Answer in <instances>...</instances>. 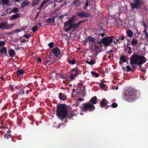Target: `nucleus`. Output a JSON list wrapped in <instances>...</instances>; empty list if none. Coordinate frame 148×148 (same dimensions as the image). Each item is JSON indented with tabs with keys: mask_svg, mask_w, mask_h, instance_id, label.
Masks as SVG:
<instances>
[{
	"mask_svg": "<svg viewBox=\"0 0 148 148\" xmlns=\"http://www.w3.org/2000/svg\"><path fill=\"white\" fill-rule=\"evenodd\" d=\"M56 115L62 121L67 116L68 110L65 104L58 105L56 111Z\"/></svg>",
	"mask_w": 148,
	"mask_h": 148,
	"instance_id": "nucleus-1",
	"label": "nucleus"
},
{
	"mask_svg": "<svg viewBox=\"0 0 148 148\" xmlns=\"http://www.w3.org/2000/svg\"><path fill=\"white\" fill-rule=\"evenodd\" d=\"M138 92L131 89L124 92L123 95V98L127 101L131 102L134 100L138 97Z\"/></svg>",
	"mask_w": 148,
	"mask_h": 148,
	"instance_id": "nucleus-2",
	"label": "nucleus"
},
{
	"mask_svg": "<svg viewBox=\"0 0 148 148\" xmlns=\"http://www.w3.org/2000/svg\"><path fill=\"white\" fill-rule=\"evenodd\" d=\"M131 57L136 62L140 68L142 65L145 63L146 61V58L143 55H140L137 53L133 54Z\"/></svg>",
	"mask_w": 148,
	"mask_h": 148,
	"instance_id": "nucleus-3",
	"label": "nucleus"
},
{
	"mask_svg": "<svg viewBox=\"0 0 148 148\" xmlns=\"http://www.w3.org/2000/svg\"><path fill=\"white\" fill-rule=\"evenodd\" d=\"M81 109L82 111L85 112L87 111L92 112L95 109V107L93 104L88 102L82 104Z\"/></svg>",
	"mask_w": 148,
	"mask_h": 148,
	"instance_id": "nucleus-4",
	"label": "nucleus"
},
{
	"mask_svg": "<svg viewBox=\"0 0 148 148\" xmlns=\"http://www.w3.org/2000/svg\"><path fill=\"white\" fill-rule=\"evenodd\" d=\"M117 37L110 36L106 37L103 38L100 42V43H102L105 47H107L110 46V44L112 42L113 39H115Z\"/></svg>",
	"mask_w": 148,
	"mask_h": 148,
	"instance_id": "nucleus-5",
	"label": "nucleus"
},
{
	"mask_svg": "<svg viewBox=\"0 0 148 148\" xmlns=\"http://www.w3.org/2000/svg\"><path fill=\"white\" fill-rule=\"evenodd\" d=\"M133 0L134 1V2H131L130 3V7L132 10H134L135 8L137 9H139L143 3V2L142 0Z\"/></svg>",
	"mask_w": 148,
	"mask_h": 148,
	"instance_id": "nucleus-6",
	"label": "nucleus"
},
{
	"mask_svg": "<svg viewBox=\"0 0 148 148\" xmlns=\"http://www.w3.org/2000/svg\"><path fill=\"white\" fill-rule=\"evenodd\" d=\"M80 72L81 71L78 69L77 66L71 69L70 71L71 80H73L77 75H78Z\"/></svg>",
	"mask_w": 148,
	"mask_h": 148,
	"instance_id": "nucleus-7",
	"label": "nucleus"
},
{
	"mask_svg": "<svg viewBox=\"0 0 148 148\" xmlns=\"http://www.w3.org/2000/svg\"><path fill=\"white\" fill-rule=\"evenodd\" d=\"M82 85L79 86L77 88V93L78 95L80 96V97H84L85 94V88L84 86Z\"/></svg>",
	"mask_w": 148,
	"mask_h": 148,
	"instance_id": "nucleus-8",
	"label": "nucleus"
},
{
	"mask_svg": "<svg viewBox=\"0 0 148 148\" xmlns=\"http://www.w3.org/2000/svg\"><path fill=\"white\" fill-rule=\"evenodd\" d=\"M108 103V102L106 99H103L100 102V105L102 108L106 107L105 109H106L108 108V106L107 105Z\"/></svg>",
	"mask_w": 148,
	"mask_h": 148,
	"instance_id": "nucleus-9",
	"label": "nucleus"
},
{
	"mask_svg": "<svg viewBox=\"0 0 148 148\" xmlns=\"http://www.w3.org/2000/svg\"><path fill=\"white\" fill-rule=\"evenodd\" d=\"M130 64L132 67V72H133L135 70L136 68V66L134 65H138V64L134 60H133L131 57L130 58Z\"/></svg>",
	"mask_w": 148,
	"mask_h": 148,
	"instance_id": "nucleus-10",
	"label": "nucleus"
},
{
	"mask_svg": "<svg viewBox=\"0 0 148 148\" xmlns=\"http://www.w3.org/2000/svg\"><path fill=\"white\" fill-rule=\"evenodd\" d=\"M52 51L54 54L57 57L61 55L60 51L58 47H55L52 50Z\"/></svg>",
	"mask_w": 148,
	"mask_h": 148,
	"instance_id": "nucleus-11",
	"label": "nucleus"
},
{
	"mask_svg": "<svg viewBox=\"0 0 148 148\" xmlns=\"http://www.w3.org/2000/svg\"><path fill=\"white\" fill-rule=\"evenodd\" d=\"M77 15L79 17H87L89 16V14L87 12H79L77 13Z\"/></svg>",
	"mask_w": 148,
	"mask_h": 148,
	"instance_id": "nucleus-12",
	"label": "nucleus"
},
{
	"mask_svg": "<svg viewBox=\"0 0 148 148\" xmlns=\"http://www.w3.org/2000/svg\"><path fill=\"white\" fill-rule=\"evenodd\" d=\"M24 95V93L22 90V89H19L18 90V91L16 94L15 97L16 99L18 98V97H21Z\"/></svg>",
	"mask_w": 148,
	"mask_h": 148,
	"instance_id": "nucleus-13",
	"label": "nucleus"
},
{
	"mask_svg": "<svg viewBox=\"0 0 148 148\" xmlns=\"http://www.w3.org/2000/svg\"><path fill=\"white\" fill-rule=\"evenodd\" d=\"M52 18H49L46 19L45 21L46 23L50 24V25H51V23L53 24L55 21V18L54 16H53Z\"/></svg>",
	"mask_w": 148,
	"mask_h": 148,
	"instance_id": "nucleus-14",
	"label": "nucleus"
},
{
	"mask_svg": "<svg viewBox=\"0 0 148 148\" xmlns=\"http://www.w3.org/2000/svg\"><path fill=\"white\" fill-rule=\"evenodd\" d=\"M97 98L96 96H94L91 98L89 102L93 104H96L97 103Z\"/></svg>",
	"mask_w": 148,
	"mask_h": 148,
	"instance_id": "nucleus-15",
	"label": "nucleus"
},
{
	"mask_svg": "<svg viewBox=\"0 0 148 148\" xmlns=\"http://www.w3.org/2000/svg\"><path fill=\"white\" fill-rule=\"evenodd\" d=\"M66 96L65 95H63L62 93L61 92L60 93L59 97L60 100L64 101L66 99Z\"/></svg>",
	"mask_w": 148,
	"mask_h": 148,
	"instance_id": "nucleus-16",
	"label": "nucleus"
},
{
	"mask_svg": "<svg viewBox=\"0 0 148 148\" xmlns=\"http://www.w3.org/2000/svg\"><path fill=\"white\" fill-rule=\"evenodd\" d=\"M7 27V24L5 22H2L0 23V29H5Z\"/></svg>",
	"mask_w": 148,
	"mask_h": 148,
	"instance_id": "nucleus-17",
	"label": "nucleus"
},
{
	"mask_svg": "<svg viewBox=\"0 0 148 148\" xmlns=\"http://www.w3.org/2000/svg\"><path fill=\"white\" fill-rule=\"evenodd\" d=\"M45 63H47L48 64H52V59L49 57L46 58V60H44Z\"/></svg>",
	"mask_w": 148,
	"mask_h": 148,
	"instance_id": "nucleus-18",
	"label": "nucleus"
},
{
	"mask_svg": "<svg viewBox=\"0 0 148 148\" xmlns=\"http://www.w3.org/2000/svg\"><path fill=\"white\" fill-rule=\"evenodd\" d=\"M24 73V71L23 70L20 69L18 70L16 72L17 75L18 76H19L21 75H22Z\"/></svg>",
	"mask_w": 148,
	"mask_h": 148,
	"instance_id": "nucleus-19",
	"label": "nucleus"
},
{
	"mask_svg": "<svg viewBox=\"0 0 148 148\" xmlns=\"http://www.w3.org/2000/svg\"><path fill=\"white\" fill-rule=\"evenodd\" d=\"M8 52L9 53L10 56V57L13 56L15 55V52L12 49L9 50Z\"/></svg>",
	"mask_w": 148,
	"mask_h": 148,
	"instance_id": "nucleus-20",
	"label": "nucleus"
},
{
	"mask_svg": "<svg viewBox=\"0 0 148 148\" xmlns=\"http://www.w3.org/2000/svg\"><path fill=\"white\" fill-rule=\"evenodd\" d=\"M20 14L19 13L14 14L11 16V19H16L19 17Z\"/></svg>",
	"mask_w": 148,
	"mask_h": 148,
	"instance_id": "nucleus-21",
	"label": "nucleus"
},
{
	"mask_svg": "<svg viewBox=\"0 0 148 148\" xmlns=\"http://www.w3.org/2000/svg\"><path fill=\"white\" fill-rule=\"evenodd\" d=\"M71 26H72V28H73L74 30H75L79 26L78 23H71Z\"/></svg>",
	"mask_w": 148,
	"mask_h": 148,
	"instance_id": "nucleus-22",
	"label": "nucleus"
},
{
	"mask_svg": "<svg viewBox=\"0 0 148 148\" xmlns=\"http://www.w3.org/2000/svg\"><path fill=\"white\" fill-rule=\"evenodd\" d=\"M127 34L128 36L130 37H132L133 36V32L130 30H128L127 31Z\"/></svg>",
	"mask_w": 148,
	"mask_h": 148,
	"instance_id": "nucleus-23",
	"label": "nucleus"
},
{
	"mask_svg": "<svg viewBox=\"0 0 148 148\" xmlns=\"http://www.w3.org/2000/svg\"><path fill=\"white\" fill-rule=\"evenodd\" d=\"M138 44V40L134 38H133L131 41V44L132 46Z\"/></svg>",
	"mask_w": 148,
	"mask_h": 148,
	"instance_id": "nucleus-24",
	"label": "nucleus"
},
{
	"mask_svg": "<svg viewBox=\"0 0 148 148\" xmlns=\"http://www.w3.org/2000/svg\"><path fill=\"white\" fill-rule=\"evenodd\" d=\"M68 62L69 64L73 65L75 64L76 60L75 59H72L71 60H68Z\"/></svg>",
	"mask_w": 148,
	"mask_h": 148,
	"instance_id": "nucleus-25",
	"label": "nucleus"
},
{
	"mask_svg": "<svg viewBox=\"0 0 148 148\" xmlns=\"http://www.w3.org/2000/svg\"><path fill=\"white\" fill-rule=\"evenodd\" d=\"M87 38L89 42H90L91 41L94 42L95 40V39L94 38H93L90 36H88Z\"/></svg>",
	"mask_w": 148,
	"mask_h": 148,
	"instance_id": "nucleus-26",
	"label": "nucleus"
},
{
	"mask_svg": "<svg viewBox=\"0 0 148 148\" xmlns=\"http://www.w3.org/2000/svg\"><path fill=\"white\" fill-rule=\"evenodd\" d=\"M72 28V26H71V24L70 25H68L66 28L64 29V31L65 32H67L69 31Z\"/></svg>",
	"mask_w": 148,
	"mask_h": 148,
	"instance_id": "nucleus-27",
	"label": "nucleus"
},
{
	"mask_svg": "<svg viewBox=\"0 0 148 148\" xmlns=\"http://www.w3.org/2000/svg\"><path fill=\"white\" fill-rule=\"evenodd\" d=\"M39 1V0H33L32 3V6H36L37 5Z\"/></svg>",
	"mask_w": 148,
	"mask_h": 148,
	"instance_id": "nucleus-28",
	"label": "nucleus"
},
{
	"mask_svg": "<svg viewBox=\"0 0 148 148\" xmlns=\"http://www.w3.org/2000/svg\"><path fill=\"white\" fill-rule=\"evenodd\" d=\"M0 51L2 53L4 52V53L6 54L7 53V48L6 47H3L1 49Z\"/></svg>",
	"mask_w": 148,
	"mask_h": 148,
	"instance_id": "nucleus-29",
	"label": "nucleus"
},
{
	"mask_svg": "<svg viewBox=\"0 0 148 148\" xmlns=\"http://www.w3.org/2000/svg\"><path fill=\"white\" fill-rule=\"evenodd\" d=\"M88 3L89 1L88 0H86L85 2L84 5L83 7V8L85 10L87 9V7L89 5Z\"/></svg>",
	"mask_w": 148,
	"mask_h": 148,
	"instance_id": "nucleus-30",
	"label": "nucleus"
},
{
	"mask_svg": "<svg viewBox=\"0 0 148 148\" xmlns=\"http://www.w3.org/2000/svg\"><path fill=\"white\" fill-rule=\"evenodd\" d=\"M121 61H123V62H126L127 60L125 59V56L124 55L121 56L120 58Z\"/></svg>",
	"mask_w": 148,
	"mask_h": 148,
	"instance_id": "nucleus-31",
	"label": "nucleus"
},
{
	"mask_svg": "<svg viewBox=\"0 0 148 148\" xmlns=\"http://www.w3.org/2000/svg\"><path fill=\"white\" fill-rule=\"evenodd\" d=\"M91 74L92 76H94L95 77H98L99 75V74L97 73H96L93 71L91 72Z\"/></svg>",
	"mask_w": 148,
	"mask_h": 148,
	"instance_id": "nucleus-32",
	"label": "nucleus"
},
{
	"mask_svg": "<svg viewBox=\"0 0 148 148\" xmlns=\"http://www.w3.org/2000/svg\"><path fill=\"white\" fill-rule=\"evenodd\" d=\"M86 62L90 65H92L95 64V62L92 59L89 61H87Z\"/></svg>",
	"mask_w": 148,
	"mask_h": 148,
	"instance_id": "nucleus-33",
	"label": "nucleus"
},
{
	"mask_svg": "<svg viewBox=\"0 0 148 148\" xmlns=\"http://www.w3.org/2000/svg\"><path fill=\"white\" fill-rule=\"evenodd\" d=\"M46 3V1H43L38 8V9L40 10L41 9L44 4Z\"/></svg>",
	"mask_w": 148,
	"mask_h": 148,
	"instance_id": "nucleus-34",
	"label": "nucleus"
},
{
	"mask_svg": "<svg viewBox=\"0 0 148 148\" xmlns=\"http://www.w3.org/2000/svg\"><path fill=\"white\" fill-rule=\"evenodd\" d=\"M75 16H73L71 17L70 19H69L68 21L71 23H73L75 21Z\"/></svg>",
	"mask_w": 148,
	"mask_h": 148,
	"instance_id": "nucleus-35",
	"label": "nucleus"
},
{
	"mask_svg": "<svg viewBox=\"0 0 148 148\" xmlns=\"http://www.w3.org/2000/svg\"><path fill=\"white\" fill-rule=\"evenodd\" d=\"M4 137L5 138L8 139L9 137H12V135L10 134H5L4 135Z\"/></svg>",
	"mask_w": 148,
	"mask_h": 148,
	"instance_id": "nucleus-36",
	"label": "nucleus"
},
{
	"mask_svg": "<svg viewBox=\"0 0 148 148\" xmlns=\"http://www.w3.org/2000/svg\"><path fill=\"white\" fill-rule=\"evenodd\" d=\"M38 29V27L37 26V25H36L34 26L32 28V30L33 32H35Z\"/></svg>",
	"mask_w": 148,
	"mask_h": 148,
	"instance_id": "nucleus-37",
	"label": "nucleus"
},
{
	"mask_svg": "<svg viewBox=\"0 0 148 148\" xmlns=\"http://www.w3.org/2000/svg\"><path fill=\"white\" fill-rule=\"evenodd\" d=\"M79 0H74L73 1V4L74 5H75V7H77L79 5H77V2H78V1Z\"/></svg>",
	"mask_w": 148,
	"mask_h": 148,
	"instance_id": "nucleus-38",
	"label": "nucleus"
},
{
	"mask_svg": "<svg viewBox=\"0 0 148 148\" xmlns=\"http://www.w3.org/2000/svg\"><path fill=\"white\" fill-rule=\"evenodd\" d=\"M28 88H29V87L27 86H26L25 87H23L22 89L24 94L27 91V90H28Z\"/></svg>",
	"mask_w": 148,
	"mask_h": 148,
	"instance_id": "nucleus-39",
	"label": "nucleus"
},
{
	"mask_svg": "<svg viewBox=\"0 0 148 148\" xmlns=\"http://www.w3.org/2000/svg\"><path fill=\"white\" fill-rule=\"evenodd\" d=\"M54 43L53 42H51L48 44V46L50 48H53L54 47Z\"/></svg>",
	"mask_w": 148,
	"mask_h": 148,
	"instance_id": "nucleus-40",
	"label": "nucleus"
},
{
	"mask_svg": "<svg viewBox=\"0 0 148 148\" xmlns=\"http://www.w3.org/2000/svg\"><path fill=\"white\" fill-rule=\"evenodd\" d=\"M126 68L127 69V71L129 72L130 71H131L132 72V70L131 68L130 67L129 65H127L126 66Z\"/></svg>",
	"mask_w": 148,
	"mask_h": 148,
	"instance_id": "nucleus-41",
	"label": "nucleus"
},
{
	"mask_svg": "<svg viewBox=\"0 0 148 148\" xmlns=\"http://www.w3.org/2000/svg\"><path fill=\"white\" fill-rule=\"evenodd\" d=\"M71 24V23L69 21H68L64 23V26L65 27L68 25H69Z\"/></svg>",
	"mask_w": 148,
	"mask_h": 148,
	"instance_id": "nucleus-42",
	"label": "nucleus"
},
{
	"mask_svg": "<svg viewBox=\"0 0 148 148\" xmlns=\"http://www.w3.org/2000/svg\"><path fill=\"white\" fill-rule=\"evenodd\" d=\"M18 11V8H14L12 10V12L14 13H17Z\"/></svg>",
	"mask_w": 148,
	"mask_h": 148,
	"instance_id": "nucleus-43",
	"label": "nucleus"
},
{
	"mask_svg": "<svg viewBox=\"0 0 148 148\" xmlns=\"http://www.w3.org/2000/svg\"><path fill=\"white\" fill-rule=\"evenodd\" d=\"M23 4H24L25 5H29L30 3V2L27 0L23 1Z\"/></svg>",
	"mask_w": 148,
	"mask_h": 148,
	"instance_id": "nucleus-44",
	"label": "nucleus"
},
{
	"mask_svg": "<svg viewBox=\"0 0 148 148\" xmlns=\"http://www.w3.org/2000/svg\"><path fill=\"white\" fill-rule=\"evenodd\" d=\"M32 92V90L30 88H28V90H27V91L25 93V94L27 95L29 94L30 92Z\"/></svg>",
	"mask_w": 148,
	"mask_h": 148,
	"instance_id": "nucleus-45",
	"label": "nucleus"
},
{
	"mask_svg": "<svg viewBox=\"0 0 148 148\" xmlns=\"http://www.w3.org/2000/svg\"><path fill=\"white\" fill-rule=\"evenodd\" d=\"M118 106V105L117 103H113L112 104V107L113 108H116Z\"/></svg>",
	"mask_w": 148,
	"mask_h": 148,
	"instance_id": "nucleus-46",
	"label": "nucleus"
},
{
	"mask_svg": "<svg viewBox=\"0 0 148 148\" xmlns=\"http://www.w3.org/2000/svg\"><path fill=\"white\" fill-rule=\"evenodd\" d=\"M65 79L66 81H72L71 80V76H68L66 77Z\"/></svg>",
	"mask_w": 148,
	"mask_h": 148,
	"instance_id": "nucleus-47",
	"label": "nucleus"
},
{
	"mask_svg": "<svg viewBox=\"0 0 148 148\" xmlns=\"http://www.w3.org/2000/svg\"><path fill=\"white\" fill-rule=\"evenodd\" d=\"M2 2L4 4H7L9 3V0H2Z\"/></svg>",
	"mask_w": 148,
	"mask_h": 148,
	"instance_id": "nucleus-48",
	"label": "nucleus"
},
{
	"mask_svg": "<svg viewBox=\"0 0 148 148\" xmlns=\"http://www.w3.org/2000/svg\"><path fill=\"white\" fill-rule=\"evenodd\" d=\"M23 36L24 37H26L27 38H29L30 37L31 35L30 34H28L27 35L25 34L23 35Z\"/></svg>",
	"mask_w": 148,
	"mask_h": 148,
	"instance_id": "nucleus-49",
	"label": "nucleus"
},
{
	"mask_svg": "<svg viewBox=\"0 0 148 148\" xmlns=\"http://www.w3.org/2000/svg\"><path fill=\"white\" fill-rule=\"evenodd\" d=\"M86 21V20H81L79 21L77 23L79 26L82 23H84Z\"/></svg>",
	"mask_w": 148,
	"mask_h": 148,
	"instance_id": "nucleus-50",
	"label": "nucleus"
},
{
	"mask_svg": "<svg viewBox=\"0 0 148 148\" xmlns=\"http://www.w3.org/2000/svg\"><path fill=\"white\" fill-rule=\"evenodd\" d=\"M5 43V42L3 41H0V47L4 45Z\"/></svg>",
	"mask_w": 148,
	"mask_h": 148,
	"instance_id": "nucleus-51",
	"label": "nucleus"
},
{
	"mask_svg": "<svg viewBox=\"0 0 148 148\" xmlns=\"http://www.w3.org/2000/svg\"><path fill=\"white\" fill-rule=\"evenodd\" d=\"M119 38H120L121 40H123L125 39V37L124 36H122L121 37H119Z\"/></svg>",
	"mask_w": 148,
	"mask_h": 148,
	"instance_id": "nucleus-52",
	"label": "nucleus"
},
{
	"mask_svg": "<svg viewBox=\"0 0 148 148\" xmlns=\"http://www.w3.org/2000/svg\"><path fill=\"white\" fill-rule=\"evenodd\" d=\"M105 86V85L102 82V83H101V84L100 85V87L101 88H103Z\"/></svg>",
	"mask_w": 148,
	"mask_h": 148,
	"instance_id": "nucleus-53",
	"label": "nucleus"
},
{
	"mask_svg": "<svg viewBox=\"0 0 148 148\" xmlns=\"http://www.w3.org/2000/svg\"><path fill=\"white\" fill-rule=\"evenodd\" d=\"M132 53V48L131 47L129 48V50L128 51L127 53L128 54H130L131 53Z\"/></svg>",
	"mask_w": 148,
	"mask_h": 148,
	"instance_id": "nucleus-54",
	"label": "nucleus"
},
{
	"mask_svg": "<svg viewBox=\"0 0 148 148\" xmlns=\"http://www.w3.org/2000/svg\"><path fill=\"white\" fill-rule=\"evenodd\" d=\"M14 86H10V88L11 90V91H12L14 89Z\"/></svg>",
	"mask_w": 148,
	"mask_h": 148,
	"instance_id": "nucleus-55",
	"label": "nucleus"
},
{
	"mask_svg": "<svg viewBox=\"0 0 148 148\" xmlns=\"http://www.w3.org/2000/svg\"><path fill=\"white\" fill-rule=\"evenodd\" d=\"M66 5V2L64 1L63 3L62 4V5H61V7H63V6H65Z\"/></svg>",
	"mask_w": 148,
	"mask_h": 148,
	"instance_id": "nucleus-56",
	"label": "nucleus"
},
{
	"mask_svg": "<svg viewBox=\"0 0 148 148\" xmlns=\"http://www.w3.org/2000/svg\"><path fill=\"white\" fill-rule=\"evenodd\" d=\"M65 16L64 15H62L59 17L58 18L60 19H62V18Z\"/></svg>",
	"mask_w": 148,
	"mask_h": 148,
	"instance_id": "nucleus-57",
	"label": "nucleus"
},
{
	"mask_svg": "<svg viewBox=\"0 0 148 148\" xmlns=\"http://www.w3.org/2000/svg\"><path fill=\"white\" fill-rule=\"evenodd\" d=\"M74 116L73 114H72L71 115V116H70V114H69L68 116V119H70L71 117H73Z\"/></svg>",
	"mask_w": 148,
	"mask_h": 148,
	"instance_id": "nucleus-58",
	"label": "nucleus"
},
{
	"mask_svg": "<svg viewBox=\"0 0 148 148\" xmlns=\"http://www.w3.org/2000/svg\"><path fill=\"white\" fill-rule=\"evenodd\" d=\"M37 61L38 62H41L42 61L41 59L39 57H38L37 59Z\"/></svg>",
	"mask_w": 148,
	"mask_h": 148,
	"instance_id": "nucleus-59",
	"label": "nucleus"
},
{
	"mask_svg": "<svg viewBox=\"0 0 148 148\" xmlns=\"http://www.w3.org/2000/svg\"><path fill=\"white\" fill-rule=\"evenodd\" d=\"M25 5L23 4V3H22L21 5V8H23L25 7Z\"/></svg>",
	"mask_w": 148,
	"mask_h": 148,
	"instance_id": "nucleus-60",
	"label": "nucleus"
},
{
	"mask_svg": "<svg viewBox=\"0 0 148 148\" xmlns=\"http://www.w3.org/2000/svg\"><path fill=\"white\" fill-rule=\"evenodd\" d=\"M88 40L87 38L86 39V40L84 41V43L86 45L87 43V42L88 41Z\"/></svg>",
	"mask_w": 148,
	"mask_h": 148,
	"instance_id": "nucleus-61",
	"label": "nucleus"
},
{
	"mask_svg": "<svg viewBox=\"0 0 148 148\" xmlns=\"http://www.w3.org/2000/svg\"><path fill=\"white\" fill-rule=\"evenodd\" d=\"M143 33L145 34V35L147 34L146 29H145L144 30Z\"/></svg>",
	"mask_w": 148,
	"mask_h": 148,
	"instance_id": "nucleus-62",
	"label": "nucleus"
},
{
	"mask_svg": "<svg viewBox=\"0 0 148 148\" xmlns=\"http://www.w3.org/2000/svg\"><path fill=\"white\" fill-rule=\"evenodd\" d=\"M108 69L107 68H106L105 69V72L106 73H108Z\"/></svg>",
	"mask_w": 148,
	"mask_h": 148,
	"instance_id": "nucleus-63",
	"label": "nucleus"
},
{
	"mask_svg": "<svg viewBox=\"0 0 148 148\" xmlns=\"http://www.w3.org/2000/svg\"><path fill=\"white\" fill-rule=\"evenodd\" d=\"M26 41V40L25 39H23L22 40V41L21 42V43H24Z\"/></svg>",
	"mask_w": 148,
	"mask_h": 148,
	"instance_id": "nucleus-64",
	"label": "nucleus"
}]
</instances>
